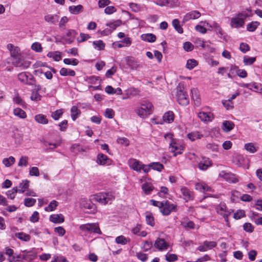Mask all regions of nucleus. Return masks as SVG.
Wrapping results in <instances>:
<instances>
[{
    "label": "nucleus",
    "instance_id": "nucleus-1",
    "mask_svg": "<svg viewBox=\"0 0 262 262\" xmlns=\"http://www.w3.org/2000/svg\"><path fill=\"white\" fill-rule=\"evenodd\" d=\"M154 111L152 103L147 100L142 101L140 106L135 110L136 114L141 118H146Z\"/></svg>",
    "mask_w": 262,
    "mask_h": 262
},
{
    "label": "nucleus",
    "instance_id": "nucleus-2",
    "mask_svg": "<svg viewBox=\"0 0 262 262\" xmlns=\"http://www.w3.org/2000/svg\"><path fill=\"white\" fill-rule=\"evenodd\" d=\"M251 15L250 11H243L239 13L230 19V26L234 28H242L245 25V20L246 18Z\"/></svg>",
    "mask_w": 262,
    "mask_h": 262
},
{
    "label": "nucleus",
    "instance_id": "nucleus-3",
    "mask_svg": "<svg viewBox=\"0 0 262 262\" xmlns=\"http://www.w3.org/2000/svg\"><path fill=\"white\" fill-rule=\"evenodd\" d=\"M114 199V196L112 192H99L91 196V200L97 202L101 204L111 203Z\"/></svg>",
    "mask_w": 262,
    "mask_h": 262
},
{
    "label": "nucleus",
    "instance_id": "nucleus-4",
    "mask_svg": "<svg viewBox=\"0 0 262 262\" xmlns=\"http://www.w3.org/2000/svg\"><path fill=\"white\" fill-rule=\"evenodd\" d=\"M79 229L81 232L85 234H91L92 233L101 234V232L97 223H88L81 225Z\"/></svg>",
    "mask_w": 262,
    "mask_h": 262
},
{
    "label": "nucleus",
    "instance_id": "nucleus-5",
    "mask_svg": "<svg viewBox=\"0 0 262 262\" xmlns=\"http://www.w3.org/2000/svg\"><path fill=\"white\" fill-rule=\"evenodd\" d=\"M177 100L182 105H186L189 103V99L184 88L179 86L177 88Z\"/></svg>",
    "mask_w": 262,
    "mask_h": 262
},
{
    "label": "nucleus",
    "instance_id": "nucleus-6",
    "mask_svg": "<svg viewBox=\"0 0 262 262\" xmlns=\"http://www.w3.org/2000/svg\"><path fill=\"white\" fill-rule=\"evenodd\" d=\"M215 209L216 213L222 215L226 222L228 224V217L232 212L231 210L228 209L224 203H221L216 205Z\"/></svg>",
    "mask_w": 262,
    "mask_h": 262
},
{
    "label": "nucleus",
    "instance_id": "nucleus-7",
    "mask_svg": "<svg viewBox=\"0 0 262 262\" xmlns=\"http://www.w3.org/2000/svg\"><path fill=\"white\" fill-rule=\"evenodd\" d=\"M176 210V205L170 203L168 201L161 202L160 206V211L164 215H169L172 211H175Z\"/></svg>",
    "mask_w": 262,
    "mask_h": 262
},
{
    "label": "nucleus",
    "instance_id": "nucleus-8",
    "mask_svg": "<svg viewBox=\"0 0 262 262\" xmlns=\"http://www.w3.org/2000/svg\"><path fill=\"white\" fill-rule=\"evenodd\" d=\"M139 181L141 183H143L142 189L144 193L146 194H150L154 189V186L150 182L151 179L143 177Z\"/></svg>",
    "mask_w": 262,
    "mask_h": 262
},
{
    "label": "nucleus",
    "instance_id": "nucleus-9",
    "mask_svg": "<svg viewBox=\"0 0 262 262\" xmlns=\"http://www.w3.org/2000/svg\"><path fill=\"white\" fill-rule=\"evenodd\" d=\"M13 63L15 67L20 68L23 70L27 69L31 64V62L25 60L22 54L15 58Z\"/></svg>",
    "mask_w": 262,
    "mask_h": 262
},
{
    "label": "nucleus",
    "instance_id": "nucleus-10",
    "mask_svg": "<svg viewBox=\"0 0 262 262\" xmlns=\"http://www.w3.org/2000/svg\"><path fill=\"white\" fill-rule=\"evenodd\" d=\"M169 149L170 152L173 153L174 157L182 154L184 150L183 146L178 143L177 140H173L172 142L169 143Z\"/></svg>",
    "mask_w": 262,
    "mask_h": 262
},
{
    "label": "nucleus",
    "instance_id": "nucleus-11",
    "mask_svg": "<svg viewBox=\"0 0 262 262\" xmlns=\"http://www.w3.org/2000/svg\"><path fill=\"white\" fill-rule=\"evenodd\" d=\"M180 191L182 194V198L187 202L194 199V195L193 191H190L185 186L180 187Z\"/></svg>",
    "mask_w": 262,
    "mask_h": 262
},
{
    "label": "nucleus",
    "instance_id": "nucleus-12",
    "mask_svg": "<svg viewBox=\"0 0 262 262\" xmlns=\"http://www.w3.org/2000/svg\"><path fill=\"white\" fill-rule=\"evenodd\" d=\"M18 79L22 83L29 85L32 84L33 80V76L26 72H21L17 75Z\"/></svg>",
    "mask_w": 262,
    "mask_h": 262
},
{
    "label": "nucleus",
    "instance_id": "nucleus-13",
    "mask_svg": "<svg viewBox=\"0 0 262 262\" xmlns=\"http://www.w3.org/2000/svg\"><path fill=\"white\" fill-rule=\"evenodd\" d=\"M154 246L160 251H164L168 249L169 244L164 239L158 238L154 243Z\"/></svg>",
    "mask_w": 262,
    "mask_h": 262
},
{
    "label": "nucleus",
    "instance_id": "nucleus-14",
    "mask_svg": "<svg viewBox=\"0 0 262 262\" xmlns=\"http://www.w3.org/2000/svg\"><path fill=\"white\" fill-rule=\"evenodd\" d=\"M201 16V13L200 12L196 10L191 11L187 13L183 18L182 22L185 23L191 19H195L199 18Z\"/></svg>",
    "mask_w": 262,
    "mask_h": 262
},
{
    "label": "nucleus",
    "instance_id": "nucleus-15",
    "mask_svg": "<svg viewBox=\"0 0 262 262\" xmlns=\"http://www.w3.org/2000/svg\"><path fill=\"white\" fill-rule=\"evenodd\" d=\"M7 48L13 59L21 55L20 49L12 43L8 44Z\"/></svg>",
    "mask_w": 262,
    "mask_h": 262
},
{
    "label": "nucleus",
    "instance_id": "nucleus-16",
    "mask_svg": "<svg viewBox=\"0 0 262 262\" xmlns=\"http://www.w3.org/2000/svg\"><path fill=\"white\" fill-rule=\"evenodd\" d=\"M77 34V32L74 30H70L67 33L66 36L62 38L64 43H71L73 42Z\"/></svg>",
    "mask_w": 262,
    "mask_h": 262
},
{
    "label": "nucleus",
    "instance_id": "nucleus-17",
    "mask_svg": "<svg viewBox=\"0 0 262 262\" xmlns=\"http://www.w3.org/2000/svg\"><path fill=\"white\" fill-rule=\"evenodd\" d=\"M112 161L107 156L103 154H99L97 157V163L101 165H110L112 164Z\"/></svg>",
    "mask_w": 262,
    "mask_h": 262
},
{
    "label": "nucleus",
    "instance_id": "nucleus-18",
    "mask_svg": "<svg viewBox=\"0 0 262 262\" xmlns=\"http://www.w3.org/2000/svg\"><path fill=\"white\" fill-rule=\"evenodd\" d=\"M80 206L82 208L84 209H89L90 210V211H88V213L94 212L95 211V206L92 203L91 201L86 199H82L80 201Z\"/></svg>",
    "mask_w": 262,
    "mask_h": 262
},
{
    "label": "nucleus",
    "instance_id": "nucleus-19",
    "mask_svg": "<svg viewBox=\"0 0 262 262\" xmlns=\"http://www.w3.org/2000/svg\"><path fill=\"white\" fill-rule=\"evenodd\" d=\"M198 117L204 122L212 121L214 118V115L211 112H199L198 114Z\"/></svg>",
    "mask_w": 262,
    "mask_h": 262
},
{
    "label": "nucleus",
    "instance_id": "nucleus-20",
    "mask_svg": "<svg viewBox=\"0 0 262 262\" xmlns=\"http://www.w3.org/2000/svg\"><path fill=\"white\" fill-rule=\"evenodd\" d=\"M216 246V243L213 241H205L202 245L199 246L197 249L201 252L206 251L208 249H211Z\"/></svg>",
    "mask_w": 262,
    "mask_h": 262
},
{
    "label": "nucleus",
    "instance_id": "nucleus-21",
    "mask_svg": "<svg viewBox=\"0 0 262 262\" xmlns=\"http://www.w3.org/2000/svg\"><path fill=\"white\" fill-rule=\"evenodd\" d=\"M45 20L51 24L55 25L59 20V16L57 14H47L44 16Z\"/></svg>",
    "mask_w": 262,
    "mask_h": 262
},
{
    "label": "nucleus",
    "instance_id": "nucleus-22",
    "mask_svg": "<svg viewBox=\"0 0 262 262\" xmlns=\"http://www.w3.org/2000/svg\"><path fill=\"white\" fill-rule=\"evenodd\" d=\"M187 136L188 138L191 141H194L196 139H200L204 136L201 132L198 130L189 133Z\"/></svg>",
    "mask_w": 262,
    "mask_h": 262
},
{
    "label": "nucleus",
    "instance_id": "nucleus-23",
    "mask_svg": "<svg viewBox=\"0 0 262 262\" xmlns=\"http://www.w3.org/2000/svg\"><path fill=\"white\" fill-rule=\"evenodd\" d=\"M203 162H200L199 163L198 167L201 170H206L209 167L211 166V161L209 159L207 158H204L203 159Z\"/></svg>",
    "mask_w": 262,
    "mask_h": 262
},
{
    "label": "nucleus",
    "instance_id": "nucleus-24",
    "mask_svg": "<svg viewBox=\"0 0 262 262\" xmlns=\"http://www.w3.org/2000/svg\"><path fill=\"white\" fill-rule=\"evenodd\" d=\"M50 221L54 223H62L64 221V216L62 214H52L50 216Z\"/></svg>",
    "mask_w": 262,
    "mask_h": 262
},
{
    "label": "nucleus",
    "instance_id": "nucleus-25",
    "mask_svg": "<svg viewBox=\"0 0 262 262\" xmlns=\"http://www.w3.org/2000/svg\"><path fill=\"white\" fill-rule=\"evenodd\" d=\"M130 43V38L129 37L125 38L121 41H116L113 43L114 48H120L125 46H129Z\"/></svg>",
    "mask_w": 262,
    "mask_h": 262
},
{
    "label": "nucleus",
    "instance_id": "nucleus-26",
    "mask_svg": "<svg viewBox=\"0 0 262 262\" xmlns=\"http://www.w3.org/2000/svg\"><path fill=\"white\" fill-rule=\"evenodd\" d=\"M174 120V114L171 111L165 113L163 116V122L168 123H171Z\"/></svg>",
    "mask_w": 262,
    "mask_h": 262
},
{
    "label": "nucleus",
    "instance_id": "nucleus-27",
    "mask_svg": "<svg viewBox=\"0 0 262 262\" xmlns=\"http://www.w3.org/2000/svg\"><path fill=\"white\" fill-rule=\"evenodd\" d=\"M69 11L72 14H78L83 11V6L81 5L71 6L69 7Z\"/></svg>",
    "mask_w": 262,
    "mask_h": 262
},
{
    "label": "nucleus",
    "instance_id": "nucleus-28",
    "mask_svg": "<svg viewBox=\"0 0 262 262\" xmlns=\"http://www.w3.org/2000/svg\"><path fill=\"white\" fill-rule=\"evenodd\" d=\"M34 120L38 123L47 124L48 123V120L46 116L43 114H38L34 116Z\"/></svg>",
    "mask_w": 262,
    "mask_h": 262
},
{
    "label": "nucleus",
    "instance_id": "nucleus-29",
    "mask_svg": "<svg viewBox=\"0 0 262 262\" xmlns=\"http://www.w3.org/2000/svg\"><path fill=\"white\" fill-rule=\"evenodd\" d=\"M142 227L141 225H138L135 227L133 230V232L134 234L141 237H145L147 235V232L145 231L142 230Z\"/></svg>",
    "mask_w": 262,
    "mask_h": 262
},
{
    "label": "nucleus",
    "instance_id": "nucleus-30",
    "mask_svg": "<svg viewBox=\"0 0 262 262\" xmlns=\"http://www.w3.org/2000/svg\"><path fill=\"white\" fill-rule=\"evenodd\" d=\"M234 126V124L230 121H225L223 122L222 129L225 132H229L232 130Z\"/></svg>",
    "mask_w": 262,
    "mask_h": 262
},
{
    "label": "nucleus",
    "instance_id": "nucleus-31",
    "mask_svg": "<svg viewBox=\"0 0 262 262\" xmlns=\"http://www.w3.org/2000/svg\"><path fill=\"white\" fill-rule=\"evenodd\" d=\"M59 73L61 76H74L75 75V72L74 70L65 68H61L59 71Z\"/></svg>",
    "mask_w": 262,
    "mask_h": 262
},
{
    "label": "nucleus",
    "instance_id": "nucleus-32",
    "mask_svg": "<svg viewBox=\"0 0 262 262\" xmlns=\"http://www.w3.org/2000/svg\"><path fill=\"white\" fill-rule=\"evenodd\" d=\"M47 56L52 58L55 61H58L61 60V53L59 51L50 52L48 53Z\"/></svg>",
    "mask_w": 262,
    "mask_h": 262
},
{
    "label": "nucleus",
    "instance_id": "nucleus-33",
    "mask_svg": "<svg viewBox=\"0 0 262 262\" xmlns=\"http://www.w3.org/2000/svg\"><path fill=\"white\" fill-rule=\"evenodd\" d=\"M14 115L21 119H25L27 117L26 112L20 108H15L13 110Z\"/></svg>",
    "mask_w": 262,
    "mask_h": 262
},
{
    "label": "nucleus",
    "instance_id": "nucleus-34",
    "mask_svg": "<svg viewBox=\"0 0 262 262\" xmlns=\"http://www.w3.org/2000/svg\"><path fill=\"white\" fill-rule=\"evenodd\" d=\"M29 181L28 180H26L23 181V182L19 184L18 188H17L18 192H24L25 190L29 187Z\"/></svg>",
    "mask_w": 262,
    "mask_h": 262
},
{
    "label": "nucleus",
    "instance_id": "nucleus-35",
    "mask_svg": "<svg viewBox=\"0 0 262 262\" xmlns=\"http://www.w3.org/2000/svg\"><path fill=\"white\" fill-rule=\"evenodd\" d=\"M71 117L75 121L80 115V111L76 106H73L71 109Z\"/></svg>",
    "mask_w": 262,
    "mask_h": 262
},
{
    "label": "nucleus",
    "instance_id": "nucleus-36",
    "mask_svg": "<svg viewBox=\"0 0 262 262\" xmlns=\"http://www.w3.org/2000/svg\"><path fill=\"white\" fill-rule=\"evenodd\" d=\"M142 40L148 42H154L156 39V37L153 34H144L141 36Z\"/></svg>",
    "mask_w": 262,
    "mask_h": 262
},
{
    "label": "nucleus",
    "instance_id": "nucleus-37",
    "mask_svg": "<svg viewBox=\"0 0 262 262\" xmlns=\"http://www.w3.org/2000/svg\"><path fill=\"white\" fill-rule=\"evenodd\" d=\"M191 93L192 94V99L194 101V103L196 105H199V95L198 90L196 89H192L191 90Z\"/></svg>",
    "mask_w": 262,
    "mask_h": 262
},
{
    "label": "nucleus",
    "instance_id": "nucleus-38",
    "mask_svg": "<svg viewBox=\"0 0 262 262\" xmlns=\"http://www.w3.org/2000/svg\"><path fill=\"white\" fill-rule=\"evenodd\" d=\"M15 162V159L13 156H10L9 158H4L3 160V163L7 167H9L12 166Z\"/></svg>",
    "mask_w": 262,
    "mask_h": 262
},
{
    "label": "nucleus",
    "instance_id": "nucleus-39",
    "mask_svg": "<svg viewBox=\"0 0 262 262\" xmlns=\"http://www.w3.org/2000/svg\"><path fill=\"white\" fill-rule=\"evenodd\" d=\"M145 219L147 224L151 226L155 225L154 217L151 212H147L145 213Z\"/></svg>",
    "mask_w": 262,
    "mask_h": 262
},
{
    "label": "nucleus",
    "instance_id": "nucleus-40",
    "mask_svg": "<svg viewBox=\"0 0 262 262\" xmlns=\"http://www.w3.org/2000/svg\"><path fill=\"white\" fill-rule=\"evenodd\" d=\"M15 235L17 238L23 241L28 242L30 240V235L24 232L16 233Z\"/></svg>",
    "mask_w": 262,
    "mask_h": 262
},
{
    "label": "nucleus",
    "instance_id": "nucleus-41",
    "mask_svg": "<svg viewBox=\"0 0 262 262\" xmlns=\"http://www.w3.org/2000/svg\"><path fill=\"white\" fill-rule=\"evenodd\" d=\"M121 66L123 68L127 69L131 66V58L127 56L121 60Z\"/></svg>",
    "mask_w": 262,
    "mask_h": 262
},
{
    "label": "nucleus",
    "instance_id": "nucleus-42",
    "mask_svg": "<svg viewBox=\"0 0 262 262\" xmlns=\"http://www.w3.org/2000/svg\"><path fill=\"white\" fill-rule=\"evenodd\" d=\"M93 45L94 48L98 50H103L105 47V44L101 40L94 41L93 42Z\"/></svg>",
    "mask_w": 262,
    "mask_h": 262
},
{
    "label": "nucleus",
    "instance_id": "nucleus-43",
    "mask_svg": "<svg viewBox=\"0 0 262 262\" xmlns=\"http://www.w3.org/2000/svg\"><path fill=\"white\" fill-rule=\"evenodd\" d=\"M132 163V169L138 172H141L142 170V163L137 160L134 159Z\"/></svg>",
    "mask_w": 262,
    "mask_h": 262
},
{
    "label": "nucleus",
    "instance_id": "nucleus-44",
    "mask_svg": "<svg viewBox=\"0 0 262 262\" xmlns=\"http://www.w3.org/2000/svg\"><path fill=\"white\" fill-rule=\"evenodd\" d=\"M149 166H151V168L158 171H161L164 168L163 164L159 162H152L149 164Z\"/></svg>",
    "mask_w": 262,
    "mask_h": 262
},
{
    "label": "nucleus",
    "instance_id": "nucleus-45",
    "mask_svg": "<svg viewBox=\"0 0 262 262\" xmlns=\"http://www.w3.org/2000/svg\"><path fill=\"white\" fill-rule=\"evenodd\" d=\"M233 162L237 166H241L244 163V158L242 155H237L235 157L233 160Z\"/></svg>",
    "mask_w": 262,
    "mask_h": 262
},
{
    "label": "nucleus",
    "instance_id": "nucleus-46",
    "mask_svg": "<svg viewBox=\"0 0 262 262\" xmlns=\"http://www.w3.org/2000/svg\"><path fill=\"white\" fill-rule=\"evenodd\" d=\"M58 204V203L56 201L53 200L50 203L49 205L45 208V210L48 212L53 211L56 209Z\"/></svg>",
    "mask_w": 262,
    "mask_h": 262
},
{
    "label": "nucleus",
    "instance_id": "nucleus-47",
    "mask_svg": "<svg viewBox=\"0 0 262 262\" xmlns=\"http://www.w3.org/2000/svg\"><path fill=\"white\" fill-rule=\"evenodd\" d=\"M172 26L174 29L179 33H182L183 32V28L180 25V21L178 19H174L172 22Z\"/></svg>",
    "mask_w": 262,
    "mask_h": 262
},
{
    "label": "nucleus",
    "instance_id": "nucleus-48",
    "mask_svg": "<svg viewBox=\"0 0 262 262\" xmlns=\"http://www.w3.org/2000/svg\"><path fill=\"white\" fill-rule=\"evenodd\" d=\"M121 24V21L120 20H116L113 22H110L106 24V26L108 27L111 30L113 31L115 30L117 27L120 26Z\"/></svg>",
    "mask_w": 262,
    "mask_h": 262
},
{
    "label": "nucleus",
    "instance_id": "nucleus-49",
    "mask_svg": "<svg viewBox=\"0 0 262 262\" xmlns=\"http://www.w3.org/2000/svg\"><path fill=\"white\" fill-rule=\"evenodd\" d=\"M115 241L118 244L124 245L126 244L129 241V239L128 238L125 237L123 235H120L116 238Z\"/></svg>",
    "mask_w": 262,
    "mask_h": 262
},
{
    "label": "nucleus",
    "instance_id": "nucleus-50",
    "mask_svg": "<svg viewBox=\"0 0 262 262\" xmlns=\"http://www.w3.org/2000/svg\"><path fill=\"white\" fill-rule=\"evenodd\" d=\"M63 113V110L60 109L53 112L51 114V117L55 120H58L62 115Z\"/></svg>",
    "mask_w": 262,
    "mask_h": 262
},
{
    "label": "nucleus",
    "instance_id": "nucleus-51",
    "mask_svg": "<svg viewBox=\"0 0 262 262\" xmlns=\"http://www.w3.org/2000/svg\"><path fill=\"white\" fill-rule=\"evenodd\" d=\"M29 158L27 156H21L18 163L19 167H26L28 164Z\"/></svg>",
    "mask_w": 262,
    "mask_h": 262
},
{
    "label": "nucleus",
    "instance_id": "nucleus-52",
    "mask_svg": "<svg viewBox=\"0 0 262 262\" xmlns=\"http://www.w3.org/2000/svg\"><path fill=\"white\" fill-rule=\"evenodd\" d=\"M245 148L246 150L251 154L255 153L257 151V148L252 143L245 144Z\"/></svg>",
    "mask_w": 262,
    "mask_h": 262
},
{
    "label": "nucleus",
    "instance_id": "nucleus-53",
    "mask_svg": "<svg viewBox=\"0 0 262 262\" xmlns=\"http://www.w3.org/2000/svg\"><path fill=\"white\" fill-rule=\"evenodd\" d=\"M256 60V57H250L245 56L243 58V62L246 66L252 65Z\"/></svg>",
    "mask_w": 262,
    "mask_h": 262
},
{
    "label": "nucleus",
    "instance_id": "nucleus-54",
    "mask_svg": "<svg viewBox=\"0 0 262 262\" xmlns=\"http://www.w3.org/2000/svg\"><path fill=\"white\" fill-rule=\"evenodd\" d=\"M197 64L198 62L196 60L193 59H190L187 60L186 67L188 69L192 70L195 67Z\"/></svg>",
    "mask_w": 262,
    "mask_h": 262
},
{
    "label": "nucleus",
    "instance_id": "nucleus-55",
    "mask_svg": "<svg viewBox=\"0 0 262 262\" xmlns=\"http://www.w3.org/2000/svg\"><path fill=\"white\" fill-rule=\"evenodd\" d=\"M253 86L252 91L260 94L262 95V84L256 82H252Z\"/></svg>",
    "mask_w": 262,
    "mask_h": 262
},
{
    "label": "nucleus",
    "instance_id": "nucleus-56",
    "mask_svg": "<svg viewBox=\"0 0 262 262\" xmlns=\"http://www.w3.org/2000/svg\"><path fill=\"white\" fill-rule=\"evenodd\" d=\"M51 262H68L66 257L60 255H54Z\"/></svg>",
    "mask_w": 262,
    "mask_h": 262
},
{
    "label": "nucleus",
    "instance_id": "nucleus-57",
    "mask_svg": "<svg viewBox=\"0 0 262 262\" xmlns=\"http://www.w3.org/2000/svg\"><path fill=\"white\" fill-rule=\"evenodd\" d=\"M202 24V25H197L195 27V29L198 32L202 33V34H205L207 32V29L205 27L206 26V24H204V23H201Z\"/></svg>",
    "mask_w": 262,
    "mask_h": 262
},
{
    "label": "nucleus",
    "instance_id": "nucleus-58",
    "mask_svg": "<svg viewBox=\"0 0 262 262\" xmlns=\"http://www.w3.org/2000/svg\"><path fill=\"white\" fill-rule=\"evenodd\" d=\"M259 23L257 21H253L247 25V29L249 31H254L257 28Z\"/></svg>",
    "mask_w": 262,
    "mask_h": 262
},
{
    "label": "nucleus",
    "instance_id": "nucleus-59",
    "mask_svg": "<svg viewBox=\"0 0 262 262\" xmlns=\"http://www.w3.org/2000/svg\"><path fill=\"white\" fill-rule=\"evenodd\" d=\"M31 49L36 52L40 53L42 52L41 45L39 42H38L33 43L32 45Z\"/></svg>",
    "mask_w": 262,
    "mask_h": 262
},
{
    "label": "nucleus",
    "instance_id": "nucleus-60",
    "mask_svg": "<svg viewBox=\"0 0 262 262\" xmlns=\"http://www.w3.org/2000/svg\"><path fill=\"white\" fill-rule=\"evenodd\" d=\"M17 192H18L17 187H14L12 189L8 191L7 195L8 198L12 200L15 198Z\"/></svg>",
    "mask_w": 262,
    "mask_h": 262
},
{
    "label": "nucleus",
    "instance_id": "nucleus-61",
    "mask_svg": "<svg viewBox=\"0 0 262 262\" xmlns=\"http://www.w3.org/2000/svg\"><path fill=\"white\" fill-rule=\"evenodd\" d=\"M63 62L66 64H72L73 66H77L79 61L76 59H70V58H65L63 59Z\"/></svg>",
    "mask_w": 262,
    "mask_h": 262
},
{
    "label": "nucleus",
    "instance_id": "nucleus-62",
    "mask_svg": "<svg viewBox=\"0 0 262 262\" xmlns=\"http://www.w3.org/2000/svg\"><path fill=\"white\" fill-rule=\"evenodd\" d=\"M90 38L91 36L89 34L81 33L79 36L77 37V40L79 42H81L88 40Z\"/></svg>",
    "mask_w": 262,
    "mask_h": 262
},
{
    "label": "nucleus",
    "instance_id": "nucleus-63",
    "mask_svg": "<svg viewBox=\"0 0 262 262\" xmlns=\"http://www.w3.org/2000/svg\"><path fill=\"white\" fill-rule=\"evenodd\" d=\"M29 174L31 176L38 177L39 176V169L37 167H31L30 168Z\"/></svg>",
    "mask_w": 262,
    "mask_h": 262
},
{
    "label": "nucleus",
    "instance_id": "nucleus-64",
    "mask_svg": "<svg viewBox=\"0 0 262 262\" xmlns=\"http://www.w3.org/2000/svg\"><path fill=\"white\" fill-rule=\"evenodd\" d=\"M223 106L227 110H230L233 108V103L232 102L229 101L228 100H223L222 101Z\"/></svg>",
    "mask_w": 262,
    "mask_h": 262
}]
</instances>
